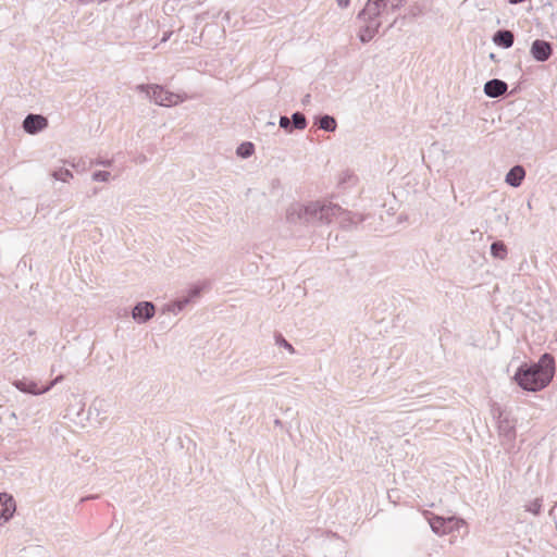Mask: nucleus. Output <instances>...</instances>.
Returning a JSON list of instances; mask_svg holds the SVG:
<instances>
[{
	"label": "nucleus",
	"instance_id": "nucleus-14",
	"mask_svg": "<svg viewBox=\"0 0 557 557\" xmlns=\"http://www.w3.org/2000/svg\"><path fill=\"white\" fill-rule=\"evenodd\" d=\"M314 125L325 132H334L337 127V122L334 116L323 114L314 117Z\"/></svg>",
	"mask_w": 557,
	"mask_h": 557
},
{
	"label": "nucleus",
	"instance_id": "nucleus-27",
	"mask_svg": "<svg viewBox=\"0 0 557 557\" xmlns=\"http://www.w3.org/2000/svg\"><path fill=\"white\" fill-rule=\"evenodd\" d=\"M111 174L108 171H97L92 174V180L96 182H108Z\"/></svg>",
	"mask_w": 557,
	"mask_h": 557
},
{
	"label": "nucleus",
	"instance_id": "nucleus-31",
	"mask_svg": "<svg viewBox=\"0 0 557 557\" xmlns=\"http://www.w3.org/2000/svg\"><path fill=\"white\" fill-rule=\"evenodd\" d=\"M521 2H523V0H509V3H511V4H518Z\"/></svg>",
	"mask_w": 557,
	"mask_h": 557
},
{
	"label": "nucleus",
	"instance_id": "nucleus-17",
	"mask_svg": "<svg viewBox=\"0 0 557 557\" xmlns=\"http://www.w3.org/2000/svg\"><path fill=\"white\" fill-rule=\"evenodd\" d=\"M290 122L294 129L302 131L307 127V119L301 112H294L290 116Z\"/></svg>",
	"mask_w": 557,
	"mask_h": 557
},
{
	"label": "nucleus",
	"instance_id": "nucleus-5",
	"mask_svg": "<svg viewBox=\"0 0 557 557\" xmlns=\"http://www.w3.org/2000/svg\"><path fill=\"white\" fill-rule=\"evenodd\" d=\"M63 379L62 375L57 376L52 382H50L49 385L45 387H39L38 384L35 381H29L27 379L22 380H15L13 382V385L21 392L32 394V395H41L47 393L57 383H59Z\"/></svg>",
	"mask_w": 557,
	"mask_h": 557
},
{
	"label": "nucleus",
	"instance_id": "nucleus-11",
	"mask_svg": "<svg viewBox=\"0 0 557 557\" xmlns=\"http://www.w3.org/2000/svg\"><path fill=\"white\" fill-rule=\"evenodd\" d=\"M507 89V83L498 78L490 79L484 85V94L490 98H498L503 96Z\"/></svg>",
	"mask_w": 557,
	"mask_h": 557
},
{
	"label": "nucleus",
	"instance_id": "nucleus-6",
	"mask_svg": "<svg viewBox=\"0 0 557 557\" xmlns=\"http://www.w3.org/2000/svg\"><path fill=\"white\" fill-rule=\"evenodd\" d=\"M530 53L534 60L545 62L553 54V46L546 40L535 39L531 45Z\"/></svg>",
	"mask_w": 557,
	"mask_h": 557
},
{
	"label": "nucleus",
	"instance_id": "nucleus-34",
	"mask_svg": "<svg viewBox=\"0 0 557 557\" xmlns=\"http://www.w3.org/2000/svg\"><path fill=\"white\" fill-rule=\"evenodd\" d=\"M396 20H394L389 25H388V28H392L395 24Z\"/></svg>",
	"mask_w": 557,
	"mask_h": 557
},
{
	"label": "nucleus",
	"instance_id": "nucleus-4",
	"mask_svg": "<svg viewBox=\"0 0 557 557\" xmlns=\"http://www.w3.org/2000/svg\"><path fill=\"white\" fill-rule=\"evenodd\" d=\"M137 90L147 96L159 106L171 107L183 101L180 95L165 90L160 85H138Z\"/></svg>",
	"mask_w": 557,
	"mask_h": 557
},
{
	"label": "nucleus",
	"instance_id": "nucleus-16",
	"mask_svg": "<svg viewBox=\"0 0 557 557\" xmlns=\"http://www.w3.org/2000/svg\"><path fill=\"white\" fill-rule=\"evenodd\" d=\"M491 255L499 260H505L508 255L507 246L502 240H496L491 245Z\"/></svg>",
	"mask_w": 557,
	"mask_h": 557
},
{
	"label": "nucleus",
	"instance_id": "nucleus-33",
	"mask_svg": "<svg viewBox=\"0 0 557 557\" xmlns=\"http://www.w3.org/2000/svg\"><path fill=\"white\" fill-rule=\"evenodd\" d=\"M83 3H91L92 0H82Z\"/></svg>",
	"mask_w": 557,
	"mask_h": 557
},
{
	"label": "nucleus",
	"instance_id": "nucleus-12",
	"mask_svg": "<svg viewBox=\"0 0 557 557\" xmlns=\"http://www.w3.org/2000/svg\"><path fill=\"white\" fill-rule=\"evenodd\" d=\"M493 42L498 47L508 49L515 42L513 33L508 29H499L493 35Z\"/></svg>",
	"mask_w": 557,
	"mask_h": 557
},
{
	"label": "nucleus",
	"instance_id": "nucleus-8",
	"mask_svg": "<svg viewBox=\"0 0 557 557\" xmlns=\"http://www.w3.org/2000/svg\"><path fill=\"white\" fill-rule=\"evenodd\" d=\"M48 126V121L40 114H28L23 121V129L30 135L37 134Z\"/></svg>",
	"mask_w": 557,
	"mask_h": 557
},
{
	"label": "nucleus",
	"instance_id": "nucleus-32",
	"mask_svg": "<svg viewBox=\"0 0 557 557\" xmlns=\"http://www.w3.org/2000/svg\"><path fill=\"white\" fill-rule=\"evenodd\" d=\"M10 417H11L12 419H16V414H15V412H13V411H12V412L10 413Z\"/></svg>",
	"mask_w": 557,
	"mask_h": 557
},
{
	"label": "nucleus",
	"instance_id": "nucleus-1",
	"mask_svg": "<svg viewBox=\"0 0 557 557\" xmlns=\"http://www.w3.org/2000/svg\"><path fill=\"white\" fill-rule=\"evenodd\" d=\"M338 219L344 227L357 225L363 221L358 213L342 209L338 205L329 201H311L307 205L294 202L286 210V220L289 224H327Z\"/></svg>",
	"mask_w": 557,
	"mask_h": 557
},
{
	"label": "nucleus",
	"instance_id": "nucleus-18",
	"mask_svg": "<svg viewBox=\"0 0 557 557\" xmlns=\"http://www.w3.org/2000/svg\"><path fill=\"white\" fill-rule=\"evenodd\" d=\"M205 287H206V284H196L188 289L186 296H182V297H183V299L188 300V305L191 302H195L196 299H198L200 297L201 292L203 290Z\"/></svg>",
	"mask_w": 557,
	"mask_h": 557
},
{
	"label": "nucleus",
	"instance_id": "nucleus-13",
	"mask_svg": "<svg viewBox=\"0 0 557 557\" xmlns=\"http://www.w3.org/2000/svg\"><path fill=\"white\" fill-rule=\"evenodd\" d=\"M524 177H525L524 168L522 165H515L506 174L505 182L512 187H519L522 184V181L524 180Z\"/></svg>",
	"mask_w": 557,
	"mask_h": 557
},
{
	"label": "nucleus",
	"instance_id": "nucleus-35",
	"mask_svg": "<svg viewBox=\"0 0 557 557\" xmlns=\"http://www.w3.org/2000/svg\"><path fill=\"white\" fill-rule=\"evenodd\" d=\"M146 157L139 158V161H145Z\"/></svg>",
	"mask_w": 557,
	"mask_h": 557
},
{
	"label": "nucleus",
	"instance_id": "nucleus-29",
	"mask_svg": "<svg viewBox=\"0 0 557 557\" xmlns=\"http://www.w3.org/2000/svg\"><path fill=\"white\" fill-rule=\"evenodd\" d=\"M171 35H172V32L164 33L163 37L161 38V42L168 41L169 38L171 37Z\"/></svg>",
	"mask_w": 557,
	"mask_h": 557
},
{
	"label": "nucleus",
	"instance_id": "nucleus-2",
	"mask_svg": "<svg viewBox=\"0 0 557 557\" xmlns=\"http://www.w3.org/2000/svg\"><path fill=\"white\" fill-rule=\"evenodd\" d=\"M406 0H368L358 13L360 23L358 38L367 44L374 38L389 15L399 10Z\"/></svg>",
	"mask_w": 557,
	"mask_h": 557
},
{
	"label": "nucleus",
	"instance_id": "nucleus-10",
	"mask_svg": "<svg viewBox=\"0 0 557 557\" xmlns=\"http://www.w3.org/2000/svg\"><path fill=\"white\" fill-rule=\"evenodd\" d=\"M15 511V500L7 493L0 494V524L12 518Z\"/></svg>",
	"mask_w": 557,
	"mask_h": 557
},
{
	"label": "nucleus",
	"instance_id": "nucleus-21",
	"mask_svg": "<svg viewBox=\"0 0 557 557\" xmlns=\"http://www.w3.org/2000/svg\"><path fill=\"white\" fill-rule=\"evenodd\" d=\"M188 305V300L183 299V297L177 298L172 304H169L166 306L168 311L172 312L173 314H178L181 311L184 310V308Z\"/></svg>",
	"mask_w": 557,
	"mask_h": 557
},
{
	"label": "nucleus",
	"instance_id": "nucleus-22",
	"mask_svg": "<svg viewBox=\"0 0 557 557\" xmlns=\"http://www.w3.org/2000/svg\"><path fill=\"white\" fill-rule=\"evenodd\" d=\"M542 503H543V499L541 497H536L533 500L525 504L524 509L528 512L539 516L542 510Z\"/></svg>",
	"mask_w": 557,
	"mask_h": 557
},
{
	"label": "nucleus",
	"instance_id": "nucleus-9",
	"mask_svg": "<svg viewBox=\"0 0 557 557\" xmlns=\"http://www.w3.org/2000/svg\"><path fill=\"white\" fill-rule=\"evenodd\" d=\"M430 527L432 531L438 535L446 534L450 532L454 529L455 525V518H443L440 516H432L429 519Z\"/></svg>",
	"mask_w": 557,
	"mask_h": 557
},
{
	"label": "nucleus",
	"instance_id": "nucleus-20",
	"mask_svg": "<svg viewBox=\"0 0 557 557\" xmlns=\"http://www.w3.org/2000/svg\"><path fill=\"white\" fill-rule=\"evenodd\" d=\"M253 152L255 146L250 141L242 143L236 149L237 156L243 159L249 158Z\"/></svg>",
	"mask_w": 557,
	"mask_h": 557
},
{
	"label": "nucleus",
	"instance_id": "nucleus-3",
	"mask_svg": "<svg viewBox=\"0 0 557 557\" xmlns=\"http://www.w3.org/2000/svg\"><path fill=\"white\" fill-rule=\"evenodd\" d=\"M555 374V359L550 354H543L539 361L523 362L516 371L513 381L527 392H540L552 382Z\"/></svg>",
	"mask_w": 557,
	"mask_h": 557
},
{
	"label": "nucleus",
	"instance_id": "nucleus-36",
	"mask_svg": "<svg viewBox=\"0 0 557 557\" xmlns=\"http://www.w3.org/2000/svg\"><path fill=\"white\" fill-rule=\"evenodd\" d=\"M146 157L139 158V161H145Z\"/></svg>",
	"mask_w": 557,
	"mask_h": 557
},
{
	"label": "nucleus",
	"instance_id": "nucleus-19",
	"mask_svg": "<svg viewBox=\"0 0 557 557\" xmlns=\"http://www.w3.org/2000/svg\"><path fill=\"white\" fill-rule=\"evenodd\" d=\"M205 287H206V284H196L188 289L186 296H182V297H183V299L188 300V305L191 302H195L196 299H198L200 297L201 292L203 290Z\"/></svg>",
	"mask_w": 557,
	"mask_h": 557
},
{
	"label": "nucleus",
	"instance_id": "nucleus-25",
	"mask_svg": "<svg viewBox=\"0 0 557 557\" xmlns=\"http://www.w3.org/2000/svg\"><path fill=\"white\" fill-rule=\"evenodd\" d=\"M275 344L286 348L289 352H294V347L289 344L282 334H275Z\"/></svg>",
	"mask_w": 557,
	"mask_h": 557
},
{
	"label": "nucleus",
	"instance_id": "nucleus-15",
	"mask_svg": "<svg viewBox=\"0 0 557 557\" xmlns=\"http://www.w3.org/2000/svg\"><path fill=\"white\" fill-rule=\"evenodd\" d=\"M498 432L499 435L506 438L508 442L513 441L516 437V429L508 419L499 420Z\"/></svg>",
	"mask_w": 557,
	"mask_h": 557
},
{
	"label": "nucleus",
	"instance_id": "nucleus-28",
	"mask_svg": "<svg viewBox=\"0 0 557 557\" xmlns=\"http://www.w3.org/2000/svg\"><path fill=\"white\" fill-rule=\"evenodd\" d=\"M336 3L339 8L345 9L350 4V0H336Z\"/></svg>",
	"mask_w": 557,
	"mask_h": 557
},
{
	"label": "nucleus",
	"instance_id": "nucleus-23",
	"mask_svg": "<svg viewBox=\"0 0 557 557\" xmlns=\"http://www.w3.org/2000/svg\"><path fill=\"white\" fill-rule=\"evenodd\" d=\"M51 175L54 180L61 181V182H69L70 178L73 177L72 172L70 170L63 169V168H60V169L53 171Z\"/></svg>",
	"mask_w": 557,
	"mask_h": 557
},
{
	"label": "nucleus",
	"instance_id": "nucleus-24",
	"mask_svg": "<svg viewBox=\"0 0 557 557\" xmlns=\"http://www.w3.org/2000/svg\"><path fill=\"white\" fill-rule=\"evenodd\" d=\"M424 14V7L420 2H414L408 8V15L411 17H418Z\"/></svg>",
	"mask_w": 557,
	"mask_h": 557
},
{
	"label": "nucleus",
	"instance_id": "nucleus-30",
	"mask_svg": "<svg viewBox=\"0 0 557 557\" xmlns=\"http://www.w3.org/2000/svg\"><path fill=\"white\" fill-rule=\"evenodd\" d=\"M97 163L107 166V165H110L111 162L101 160V161H98Z\"/></svg>",
	"mask_w": 557,
	"mask_h": 557
},
{
	"label": "nucleus",
	"instance_id": "nucleus-26",
	"mask_svg": "<svg viewBox=\"0 0 557 557\" xmlns=\"http://www.w3.org/2000/svg\"><path fill=\"white\" fill-rule=\"evenodd\" d=\"M278 125H280L281 128H283L287 133H292L293 132V126H292L290 117H287L286 115H282L280 117Z\"/></svg>",
	"mask_w": 557,
	"mask_h": 557
},
{
	"label": "nucleus",
	"instance_id": "nucleus-7",
	"mask_svg": "<svg viewBox=\"0 0 557 557\" xmlns=\"http://www.w3.org/2000/svg\"><path fill=\"white\" fill-rule=\"evenodd\" d=\"M154 312L156 307L151 301H140L134 307L132 317L140 324L150 320L154 315Z\"/></svg>",
	"mask_w": 557,
	"mask_h": 557
}]
</instances>
